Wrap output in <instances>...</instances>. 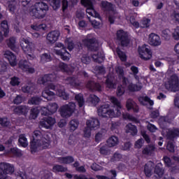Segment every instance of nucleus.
<instances>
[{"mask_svg": "<svg viewBox=\"0 0 179 179\" xmlns=\"http://www.w3.org/2000/svg\"><path fill=\"white\" fill-rule=\"evenodd\" d=\"M48 4L43 1L36 2L31 10V15L36 19H44L48 10Z\"/></svg>", "mask_w": 179, "mask_h": 179, "instance_id": "nucleus-1", "label": "nucleus"}, {"mask_svg": "<svg viewBox=\"0 0 179 179\" xmlns=\"http://www.w3.org/2000/svg\"><path fill=\"white\" fill-rule=\"evenodd\" d=\"M165 89L169 92L176 93L179 92V78L176 74H173L164 84Z\"/></svg>", "mask_w": 179, "mask_h": 179, "instance_id": "nucleus-2", "label": "nucleus"}, {"mask_svg": "<svg viewBox=\"0 0 179 179\" xmlns=\"http://www.w3.org/2000/svg\"><path fill=\"white\" fill-rule=\"evenodd\" d=\"M98 115L102 118H117L115 111L110 108V104L101 105L97 109Z\"/></svg>", "mask_w": 179, "mask_h": 179, "instance_id": "nucleus-3", "label": "nucleus"}, {"mask_svg": "<svg viewBox=\"0 0 179 179\" xmlns=\"http://www.w3.org/2000/svg\"><path fill=\"white\" fill-rule=\"evenodd\" d=\"M15 173V166L12 164L0 163V179H6L8 175L12 176Z\"/></svg>", "mask_w": 179, "mask_h": 179, "instance_id": "nucleus-4", "label": "nucleus"}, {"mask_svg": "<svg viewBox=\"0 0 179 179\" xmlns=\"http://www.w3.org/2000/svg\"><path fill=\"white\" fill-rule=\"evenodd\" d=\"M76 108V105L73 102H70L68 104H65L60 108V115L63 118H69L73 113H75V109Z\"/></svg>", "mask_w": 179, "mask_h": 179, "instance_id": "nucleus-5", "label": "nucleus"}, {"mask_svg": "<svg viewBox=\"0 0 179 179\" xmlns=\"http://www.w3.org/2000/svg\"><path fill=\"white\" fill-rule=\"evenodd\" d=\"M116 38L122 47H128L129 43H131L128 32L124 31V29H119L117 31Z\"/></svg>", "mask_w": 179, "mask_h": 179, "instance_id": "nucleus-6", "label": "nucleus"}, {"mask_svg": "<svg viewBox=\"0 0 179 179\" xmlns=\"http://www.w3.org/2000/svg\"><path fill=\"white\" fill-rule=\"evenodd\" d=\"M83 43L86 47L87 51H91L92 52H96L99 50V41L96 38H87L83 40Z\"/></svg>", "mask_w": 179, "mask_h": 179, "instance_id": "nucleus-7", "label": "nucleus"}, {"mask_svg": "<svg viewBox=\"0 0 179 179\" xmlns=\"http://www.w3.org/2000/svg\"><path fill=\"white\" fill-rule=\"evenodd\" d=\"M138 51L141 59H143L144 61H149V59H152V53L150 46L144 44L142 46L138 47Z\"/></svg>", "mask_w": 179, "mask_h": 179, "instance_id": "nucleus-8", "label": "nucleus"}, {"mask_svg": "<svg viewBox=\"0 0 179 179\" xmlns=\"http://www.w3.org/2000/svg\"><path fill=\"white\" fill-rule=\"evenodd\" d=\"M20 47L24 54L30 55L33 52V50H34V43L30 41L29 38H22L20 41Z\"/></svg>", "mask_w": 179, "mask_h": 179, "instance_id": "nucleus-9", "label": "nucleus"}, {"mask_svg": "<svg viewBox=\"0 0 179 179\" xmlns=\"http://www.w3.org/2000/svg\"><path fill=\"white\" fill-rule=\"evenodd\" d=\"M122 85L127 87V90L130 93H135V92H140L141 90L142 87L141 85H138L136 84H134L132 82H130L128 78L123 77L122 81Z\"/></svg>", "mask_w": 179, "mask_h": 179, "instance_id": "nucleus-10", "label": "nucleus"}, {"mask_svg": "<svg viewBox=\"0 0 179 179\" xmlns=\"http://www.w3.org/2000/svg\"><path fill=\"white\" fill-rule=\"evenodd\" d=\"M47 90H54L56 92V94H57L59 97H62L63 100H69V94L65 92V89H58V87L51 83L48 85Z\"/></svg>", "mask_w": 179, "mask_h": 179, "instance_id": "nucleus-11", "label": "nucleus"}, {"mask_svg": "<svg viewBox=\"0 0 179 179\" xmlns=\"http://www.w3.org/2000/svg\"><path fill=\"white\" fill-rule=\"evenodd\" d=\"M55 52L56 55L60 57L62 61L68 62L69 59H71V53L66 50V48H61V49H55Z\"/></svg>", "mask_w": 179, "mask_h": 179, "instance_id": "nucleus-12", "label": "nucleus"}, {"mask_svg": "<svg viewBox=\"0 0 179 179\" xmlns=\"http://www.w3.org/2000/svg\"><path fill=\"white\" fill-rule=\"evenodd\" d=\"M56 120L55 118L52 117H44L42 121L40 122V125L43 128H46V129H50L52 127H54Z\"/></svg>", "mask_w": 179, "mask_h": 179, "instance_id": "nucleus-13", "label": "nucleus"}, {"mask_svg": "<svg viewBox=\"0 0 179 179\" xmlns=\"http://www.w3.org/2000/svg\"><path fill=\"white\" fill-rule=\"evenodd\" d=\"M110 100L114 108H115L116 113H115V115L116 116V117H120L121 115V110L122 108L121 101H120L118 99H117L115 96H111Z\"/></svg>", "mask_w": 179, "mask_h": 179, "instance_id": "nucleus-14", "label": "nucleus"}, {"mask_svg": "<svg viewBox=\"0 0 179 179\" xmlns=\"http://www.w3.org/2000/svg\"><path fill=\"white\" fill-rule=\"evenodd\" d=\"M148 41L152 47H159L162 44L160 36L155 33H151L149 35Z\"/></svg>", "mask_w": 179, "mask_h": 179, "instance_id": "nucleus-15", "label": "nucleus"}, {"mask_svg": "<svg viewBox=\"0 0 179 179\" xmlns=\"http://www.w3.org/2000/svg\"><path fill=\"white\" fill-rule=\"evenodd\" d=\"M86 87L91 92H101V85L94 80H88L86 84Z\"/></svg>", "mask_w": 179, "mask_h": 179, "instance_id": "nucleus-16", "label": "nucleus"}, {"mask_svg": "<svg viewBox=\"0 0 179 179\" xmlns=\"http://www.w3.org/2000/svg\"><path fill=\"white\" fill-rule=\"evenodd\" d=\"M66 85H69L71 87H79L80 86V80L76 76H69L65 79Z\"/></svg>", "mask_w": 179, "mask_h": 179, "instance_id": "nucleus-17", "label": "nucleus"}, {"mask_svg": "<svg viewBox=\"0 0 179 179\" xmlns=\"http://www.w3.org/2000/svg\"><path fill=\"white\" fill-rule=\"evenodd\" d=\"M59 36L60 34L59 31H52L47 34L46 39L48 41V43H50V44H54L57 43V41H58Z\"/></svg>", "mask_w": 179, "mask_h": 179, "instance_id": "nucleus-18", "label": "nucleus"}, {"mask_svg": "<svg viewBox=\"0 0 179 179\" xmlns=\"http://www.w3.org/2000/svg\"><path fill=\"white\" fill-rule=\"evenodd\" d=\"M56 78L57 76L55 74H45L43 77L38 80V82L41 85H45V83L48 82H55Z\"/></svg>", "mask_w": 179, "mask_h": 179, "instance_id": "nucleus-19", "label": "nucleus"}, {"mask_svg": "<svg viewBox=\"0 0 179 179\" xmlns=\"http://www.w3.org/2000/svg\"><path fill=\"white\" fill-rule=\"evenodd\" d=\"M4 57L6 58V59H8L10 65L11 66H16L17 62V59H16V55H15V54H13V52L7 50L4 53Z\"/></svg>", "mask_w": 179, "mask_h": 179, "instance_id": "nucleus-20", "label": "nucleus"}, {"mask_svg": "<svg viewBox=\"0 0 179 179\" xmlns=\"http://www.w3.org/2000/svg\"><path fill=\"white\" fill-rule=\"evenodd\" d=\"M126 108L127 111H131L132 110L133 113H139V106L132 99H128L126 102Z\"/></svg>", "mask_w": 179, "mask_h": 179, "instance_id": "nucleus-21", "label": "nucleus"}, {"mask_svg": "<svg viewBox=\"0 0 179 179\" xmlns=\"http://www.w3.org/2000/svg\"><path fill=\"white\" fill-rule=\"evenodd\" d=\"M166 138L169 141H174V139L179 138V129L173 128L171 130H169L166 133Z\"/></svg>", "mask_w": 179, "mask_h": 179, "instance_id": "nucleus-22", "label": "nucleus"}, {"mask_svg": "<svg viewBox=\"0 0 179 179\" xmlns=\"http://www.w3.org/2000/svg\"><path fill=\"white\" fill-rule=\"evenodd\" d=\"M13 113L17 115H27L29 107L24 105L18 106L13 109Z\"/></svg>", "mask_w": 179, "mask_h": 179, "instance_id": "nucleus-23", "label": "nucleus"}, {"mask_svg": "<svg viewBox=\"0 0 179 179\" xmlns=\"http://www.w3.org/2000/svg\"><path fill=\"white\" fill-rule=\"evenodd\" d=\"M58 163L60 164H72L75 162V158L73 156H66V157H58L57 158Z\"/></svg>", "mask_w": 179, "mask_h": 179, "instance_id": "nucleus-24", "label": "nucleus"}, {"mask_svg": "<svg viewBox=\"0 0 179 179\" xmlns=\"http://www.w3.org/2000/svg\"><path fill=\"white\" fill-rule=\"evenodd\" d=\"M86 125L91 129H97L100 127V121L97 118H92L90 120H87Z\"/></svg>", "mask_w": 179, "mask_h": 179, "instance_id": "nucleus-25", "label": "nucleus"}, {"mask_svg": "<svg viewBox=\"0 0 179 179\" xmlns=\"http://www.w3.org/2000/svg\"><path fill=\"white\" fill-rule=\"evenodd\" d=\"M92 58L94 59V62H97L98 64L104 62V59H106L104 54L101 52H97V53L93 54Z\"/></svg>", "mask_w": 179, "mask_h": 179, "instance_id": "nucleus-26", "label": "nucleus"}, {"mask_svg": "<svg viewBox=\"0 0 179 179\" xmlns=\"http://www.w3.org/2000/svg\"><path fill=\"white\" fill-rule=\"evenodd\" d=\"M44 138V131L40 130H35L33 133L31 141H35L36 142H41Z\"/></svg>", "mask_w": 179, "mask_h": 179, "instance_id": "nucleus-27", "label": "nucleus"}, {"mask_svg": "<svg viewBox=\"0 0 179 179\" xmlns=\"http://www.w3.org/2000/svg\"><path fill=\"white\" fill-rule=\"evenodd\" d=\"M126 133L131 134L132 136H135L138 134V128L136 127V126L129 123L126 125Z\"/></svg>", "mask_w": 179, "mask_h": 179, "instance_id": "nucleus-28", "label": "nucleus"}, {"mask_svg": "<svg viewBox=\"0 0 179 179\" xmlns=\"http://www.w3.org/2000/svg\"><path fill=\"white\" fill-rule=\"evenodd\" d=\"M101 8L103 12H111L113 11V9H114L113 3L107 1H102L101 2Z\"/></svg>", "mask_w": 179, "mask_h": 179, "instance_id": "nucleus-29", "label": "nucleus"}, {"mask_svg": "<svg viewBox=\"0 0 179 179\" xmlns=\"http://www.w3.org/2000/svg\"><path fill=\"white\" fill-rule=\"evenodd\" d=\"M55 96V93L50 90H47V88L42 92V97L46 99L48 101H51Z\"/></svg>", "mask_w": 179, "mask_h": 179, "instance_id": "nucleus-30", "label": "nucleus"}, {"mask_svg": "<svg viewBox=\"0 0 179 179\" xmlns=\"http://www.w3.org/2000/svg\"><path fill=\"white\" fill-rule=\"evenodd\" d=\"M30 150H31V153L32 155L34 153H37V152H38V150H40V142L35 141L34 140H31Z\"/></svg>", "mask_w": 179, "mask_h": 179, "instance_id": "nucleus-31", "label": "nucleus"}, {"mask_svg": "<svg viewBox=\"0 0 179 179\" xmlns=\"http://www.w3.org/2000/svg\"><path fill=\"white\" fill-rule=\"evenodd\" d=\"M106 143L108 148H114V146H117L120 143V140L117 136H112L107 140Z\"/></svg>", "mask_w": 179, "mask_h": 179, "instance_id": "nucleus-32", "label": "nucleus"}, {"mask_svg": "<svg viewBox=\"0 0 179 179\" xmlns=\"http://www.w3.org/2000/svg\"><path fill=\"white\" fill-rule=\"evenodd\" d=\"M59 71L63 72L64 73H71V68L68 66V64L60 62L57 66Z\"/></svg>", "mask_w": 179, "mask_h": 179, "instance_id": "nucleus-33", "label": "nucleus"}, {"mask_svg": "<svg viewBox=\"0 0 179 179\" xmlns=\"http://www.w3.org/2000/svg\"><path fill=\"white\" fill-rule=\"evenodd\" d=\"M161 36L162 38L165 40V41H170V40H171V36H173V33H171L170 29H166L162 31Z\"/></svg>", "mask_w": 179, "mask_h": 179, "instance_id": "nucleus-34", "label": "nucleus"}, {"mask_svg": "<svg viewBox=\"0 0 179 179\" xmlns=\"http://www.w3.org/2000/svg\"><path fill=\"white\" fill-rule=\"evenodd\" d=\"M8 10L12 15L15 13L16 10V7L17 6V2L15 0L8 1L7 2Z\"/></svg>", "mask_w": 179, "mask_h": 179, "instance_id": "nucleus-35", "label": "nucleus"}, {"mask_svg": "<svg viewBox=\"0 0 179 179\" xmlns=\"http://www.w3.org/2000/svg\"><path fill=\"white\" fill-rule=\"evenodd\" d=\"M1 31L3 32L4 36L6 37L9 34V25L8 24V21L4 20L1 23Z\"/></svg>", "mask_w": 179, "mask_h": 179, "instance_id": "nucleus-36", "label": "nucleus"}, {"mask_svg": "<svg viewBox=\"0 0 179 179\" xmlns=\"http://www.w3.org/2000/svg\"><path fill=\"white\" fill-rule=\"evenodd\" d=\"M52 171L53 173H65L66 171H68V168H65L62 165L55 164L52 166Z\"/></svg>", "mask_w": 179, "mask_h": 179, "instance_id": "nucleus-37", "label": "nucleus"}, {"mask_svg": "<svg viewBox=\"0 0 179 179\" xmlns=\"http://www.w3.org/2000/svg\"><path fill=\"white\" fill-rule=\"evenodd\" d=\"M42 101L43 99L41 97L35 96H32L29 100H28V104L31 106H38Z\"/></svg>", "mask_w": 179, "mask_h": 179, "instance_id": "nucleus-38", "label": "nucleus"}, {"mask_svg": "<svg viewBox=\"0 0 179 179\" xmlns=\"http://www.w3.org/2000/svg\"><path fill=\"white\" fill-rule=\"evenodd\" d=\"M7 45L12 51H16V38L10 37L7 41Z\"/></svg>", "mask_w": 179, "mask_h": 179, "instance_id": "nucleus-39", "label": "nucleus"}, {"mask_svg": "<svg viewBox=\"0 0 179 179\" xmlns=\"http://www.w3.org/2000/svg\"><path fill=\"white\" fill-rule=\"evenodd\" d=\"M155 149L156 148L155 147V145H148V146H146L143 149L142 153L143 155H146L147 156L149 155H152Z\"/></svg>", "mask_w": 179, "mask_h": 179, "instance_id": "nucleus-40", "label": "nucleus"}, {"mask_svg": "<svg viewBox=\"0 0 179 179\" xmlns=\"http://www.w3.org/2000/svg\"><path fill=\"white\" fill-rule=\"evenodd\" d=\"M79 127V120L77 119L71 120L69 122V128L70 131L71 132H73V131H76L78 129V127Z\"/></svg>", "mask_w": 179, "mask_h": 179, "instance_id": "nucleus-41", "label": "nucleus"}, {"mask_svg": "<svg viewBox=\"0 0 179 179\" xmlns=\"http://www.w3.org/2000/svg\"><path fill=\"white\" fill-rule=\"evenodd\" d=\"M116 53L118 57L120 58V61H122V62H126L127 54L122 50H121V49L119 47L116 48Z\"/></svg>", "mask_w": 179, "mask_h": 179, "instance_id": "nucleus-42", "label": "nucleus"}, {"mask_svg": "<svg viewBox=\"0 0 179 179\" xmlns=\"http://www.w3.org/2000/svg\"><path fill=\"white\" fill-rule=\"evenodd\" d=\"M18 143H20V146H22V148H27V146L29 145V143H27V138H26V136H24V134L20 135Z\"/></svg>", "mask_w": 179, "mask_h": 179, "instance_id": "nucleus-43", "label": "nucleus"}, {"mask_svg": "<svg viewBox=\"0 0 179 179\" xmlns=\"http://www.w3.org/2000/svg\"><path fill=\"white\" fill-rule=\"evenodd\" d=\"M47 107L51 115L57 113V110H58V104H57V103H49Z\"/></svg>", "mask_w": 179, "mask_h": 179, "instance_id": "nucleus-44", "label": "nucleus"}, {"mask_svg": "<svg viewBox=\"0 0 179 179\" xmlns=\"http://www.w3.org/2000/svg\"><path fill=\"white\" fill-rule=\"evenodd\" d=\"M155 173L159 176V177H162L164 174V170L162 167V164H158L155 166Z\"/></svg>", "mask_w": 179, "mask_h": 179, "instance_id": "nucleus-45", "label": "nucleus"}, {"mask_svg": "<svg viewBox=\"0 0 179 179\" xmlns=\"http://www.w3.org/2000/svg\"><path fill=\"white\" fill-rule=\"evenodd\" d=\"M38 114H40V110H38V108H33L32 109H31L29 118H31V120H36V118L38 117Z\"/></svg>", "mask_w": 179, "mask_h": 179, "instance_id": "nucleus-46", "label": "nucleus"}, {"mask_svg": "<svg viewBox=\"0 0 179 179\" xmlns=\"http://www.w3.org/2000/svg\"><path fill=\"white\" fill-rule=\"evenodd\" d=\"M75 99L78 104V107L82 108L85 106V98L81 94H77Z\"/></svg>", "mask_w": 179, "mask_h": 179, "instance_id": "nucleus-47", "label": "nucleus"}, {"mask_svg": "<svg viewBox=\"0 0 179 179\" xmlns=\"http://www.w3.org/2000/svg\"><path fill=\"white\" fill-rule=\"evenodd\" d=\"M50 143L47 139L40 141V150H44L50 148Z\"/></svg>", "mask_w": 179, "mask_h": 179, "instance_id": "nucleus-48", "label": "nucleus"}, {"mask_svg": "<svg viewBox=\"0 0 179 179\" xmlns=\"http://www.w3.org/2000/svg\"><path fill=\"white\" fill-rule=\"evenodd\" d=\"M18 66L20 69L23 70L24 72L27 71L29 66V62L27 60H20L18 64Z\"/></svg>", "mask_w": 179, "mask_h": 179, "instance_id": "nucleus-49", "label": "nucleus"}, {"mask_svg": "<svg viewBox=\"0 0 179 179\" xmlns=\"http://www.w3.org/2000/svg\"><path fill=\"white\" fill-rule=\"evenodd\" d=\"M144 174L147 177H152V166L149 164H145L144 166Z\"/></svg>", "mask_w": 179, "mask_h": 179, "instance_id": "nucleus-50", "label": "nucleus"}, {"mask_svg": "<svg viewBox=\"0 0 179 179\" xmlns=\"http://www.w3.org/2000/svg\"><path fill=\"white\" fill-rule=\"evenodd\" d=\"M52 58L51 55H48V53H43L41 56V62L42 64H45L46 62H50Z\"/></svg>", "mask_w": 179, "mask_h": 179, "instance_id": "nucleus-51", "label": "nucleus"}, {"mask_svg": "<svg viewBox=\"0 0 179 179\" xmlns=\"http://www.w3.org/2000/svg\"><path fill=\"white\" fill-rule=\"evenodd\" d=\"M0 125L3 127H10V121L8 117H0Z\"/></svg>", "mask_w": 179, "mask_h": 179, "instance_id": "nucleus-52", "label": "nucleus"}, {"mask_svg": "<svg viewBox=\"0 0 179 179\" xmlns=\"http://www.w3.org/2000/svg\"><path fill=\"white\" fill-rule=\"evenodd\" d=\"M10 85L11 86H19L20 85V78L19 77L13 76L10 78Z\"/></svg>", "mask_w": 179, "mask_h": 179, "instance_id": "nucleus-53", "label": "nucleus"}, {"mask_svg": "<svg viewBox=\"0 0 179 179\" xmlns=\"http://www.w3.org/2000/svg\"><path fill=\"white\" fill-rule=\"evenodd\" d=\"M176 146L174 145V141H169L166 145V149L170 153H174L176 152Z\"/></svg>", "mask_w": 179, "mask_h": 179, "instance_id": "nucleus-54", "label": "nucleus"}, {"mask_svg": "<svg viewBox=\"0 0 179 179\" xmlns=\"http://www.w3.org/2000/svg\"><path fill=\"white\" fill-rule=\"evenodd\" d=\"M106 85L108 89H114V80L112 77H108L106 78Z\"/></svg>", "mask_w": 179, "mask_h": 179, "instance_id": "nucleus-55", "label": "nucleus"}, {"mask_svg": "<svg viewBox=\"0 0 179 179\" xmlns=\"http://www.w3.org/2000/svg\"><path fill=\"white\" fill-rule=\"evenodd\" d=\"M150 24V19L145 18L141 21L140 26L142 29H146L149 27Z\"/></svg>", "mask_w": 179, "mask_h": 179, "instance_id": "nucleus-56", "label": "nucleus"}, {"mask_svg": "<svg viewBox=\"0 0 179 179\" xmlns=\"http://www.w3.org/2000/svg\"><path fill=\"white\" fill-rule=\"evenodd\" d=\"M31 27L33 30L38 31V30H45L47 25L45 24H40L38 25H31Z\"/></svg>", "mask_w": 179, "mask_h": 179, "instance_id": "nucleus-57", "label": "nucleus"}, {"mask_svg": "<svg viewBox=\"0 0 179 179\" xmlns=\"http://www.w3.org/2000/svg\"><path fill=\"white\" fill-rule=\"evenodd\" d=\"M99 152L101 155H108V145L107 144H104L101 145L99 149Z\"/></svg>", "mask_w": 179, "mask_h": 179, "instance_id": "nucleus-58", "label": "nucleus"}, {"mask_svg": "<svg viewBox=\"0 0 179 179\" xmlns=\"http://www.w3.org/2000/svg\"><path fill=\"white\" fill-rule=\"evenodd\" d=\"M125 93V90L122 87V85H119L117 87L116 94L117 97H121V96L124 95Z\"/></svg>", "mask_w": 179, "mask_h": 179, "instance_id": "nucleus-59", "label": "nucleus"}, {"mask_svg": "<svg viewBox=\"0 0 179 179\" xmlns=\"http://www.w3.org/2000/svg\"><path fill=\"white\" fill-rule=\"evenodd\" d=\"M52 6L55 10H57V9H59V8L61 7V0H52Z\"/></svg>", "mask_w": 179, "mask_h": 179, "instance_id": "nucleus-60", "label": "nucleus"}, {"mask_svg": "<svg viewBox=\"0 0 179 179\" xmlns=\"http://www.w3.org/2000/svg\"><path fill=\"white\" fill-rule=\"evenodd\" d=\"M91 61L90 57L87 56V55H83L81 57V62L85 64V65H89Z\"/></svg>", "mask_w": 179, "mask_h": 179, "instance_id": "nucleus-61", "label": "nucleus"}, {"mask_svg": "<svg viewBox=\"0 0 179 179\" xmlns=\"http://www.w3.org/2000/svg\"><path fill=\"white\" fill-rule=\"evenodd\" d=\"M81 5L85 6V8H92L93 3L90 0H81Z\"/></svg>", "mask_w": 179, "mask_h": 179, "instance_id": "nucleus-62", "label": "nucleus"}, {"mask_svg": "<svg viewBox=\"0 0 179 179\" xmlns=\"http://www.w3.org/2000/svg\"><path fill=\"white\" fill-rule=\"evenodd\" d=\"M163 161L166 167H171L173 164L171 163V159L170 157L164 156L163 157Z\"/></svg>", "mask_w": 179, "mask_h": 179, "instance_id": "nucleus-63", "label": "nucleus"}, {"mask_svg": "<svg viewBox=\"0 0 179 179\" xmlns=\"http://www.w3.org/2000/svg\"><path fill=\"white\" fill-rule=\"evenodd\" d=\"M172 36L174 40H179V27H177L173 33L172 34Z\"/></svg>", "mask_w": 179, "mask_h": 179, "instance_id": "nucleus-64", "label": "nucleus"}]
</instances>
